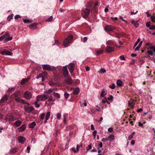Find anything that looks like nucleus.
<instances>
[{
    "instance_id": "nucleus-6",
    "label": "nucleus",
    "mask_w": 155,
    "mask_h": 155,
    "mask_svg": "<svg viewBox=\"0 0 155 155\" xmlns=\"http://www.w3.org/2000/svg\"><path fill=\"white\" fill-rule=\"evenodd\" d=\"M5 120L6 121H13L14 120V118L13 116L11 115H7L5 117Z\"/></svg>"
},
{
    "instance_id": "nucleus-45",
    "label": "nucleus",
    "mask_w": 155,
    "mask_h": 155,
    "mask_svg": "<svg viewBox=\"0 0 155 155\" xmlns=\"http://www.w3.org/2000/svg\"><path fill=\"white\" fill-rule=\"evenodd\" d=\"M150 49L152 50L154 52H155V46H152L150 45L149 46Z\"/></svg>"
},
{
    "instance_id": "nucleus-54",
    "label": "nucleus",
    "mask_w": 155,
    "mask_h": 155,
    "mask_svg": "<svg viewBox=\"0 0 155 155\" xmlns=\"http://www.w3.org/2000/svg\"><path fill=\"white\" fill-rule=\"evenodd\" d=\"M147 53H148L149 54L151 55H153V52L151 51H147Z\"/></svg>"
},
{
    "instance_id": "nucleus-22",
    "label": "nucleus",
    "mask_w": 155,
    "mask_h": 155,
    "mask_svg": "<svg viewBox=\"0 0 155 155\" xmlns=\"http://www.w3.org/2000/svg\"><path fill=\"white\" fill-rule=\"evenodd\" d=\"M36 124L35 122H33L29 124L28 127L30 128H33L36 125Z\"/></svg>"
},
{
    "instance_id": "nucleus-53",
    "label": "nucleus",
    "mask_w": 155,
    "mask_h": 155,
    "mask_svg": "<svg viewBox=\"0 0 155 155\" xmlns=\"http://www.w3.org/2000/svg\"><path fill=\"white\" fill-rule=\"evenodd\" d=\"M15 88V87H13L11 88H9L8 90V92H12V91Z\"/></svg>"
},
{
    "instance_id": "nucleus-15",
    "label": "nucleus",
    "mask_w": 155,
    "mask_h": 155,
    "mask_svg": "<svg viewBox=\"0 0 155 155\" xmlns=\"http://www.w3.org/2000/svg\"><path fill=\"white\" fill-rule=\"evenodd\" d=\"M24 109L27 112L30 113L32 112L34 108L32 107H29L26 106H25Z\"/></svg>"
},
{
    "instance_id": "nucleus-43",
    "label": "nucleus",
    "mask_w": 155,
    "mask_h": 155,
    "mask_svg": "<svg viewBox=\"0 0 155 155\" xmlns=\"http://www.w3.org/2000/svg\"><path fill=\"white\" fill-rule=\"evenodd\" d=\"M53 19L52 16H51L49 18L46 19V21H52Z\"/></svg>"
},
{
    "instance_id": "nucleus-20",
    "label": "nucleus",
    "mask_w": 155,
    "mask_h": 155,
    "mask_svg": "<svg viewBox=\"0 0 155 155\" xmlns=\"http://www.w3.org/2000/svg\"><path fill=\"white\" fill-rule=\"evenodd\" d=\"M135 103L134 101L132 99H130V100L128 102L129 106L132 108L133 107Z\"/></svg>"
},
{
    "instance_id": "nucleus-28",
    "label": "nucleus",
    "mask_w": 155,
    "mask_h": 155,
    "mask_svg": "<svg viewBox=\"0 0 155 155\" xmlns=\"http://www.w3.org/2000/svg\"><path fill=\"white\" fill-rule=\"evenodd\" d=\"M79 92V88L77 87L73 91V94L75 95L78 94Z\"/></svg>"
},
{
    "instance_id": "nucleus-10",
    "label": "nucleus",
    "mask_w": 155,
    "mask_h": 155,
    "mask_svg": "<svg viewBox=\"0 0 155 155\" xmlns=\"http://www.w3.org/2000/svg\"><path fill=\"white\" fill-rule=\"evenodd\" d=\"M114 50V48L110 46H107L105 49L106 51L108 53L113 51Z\"/></svg>"
},
{
    "instance_id": "nucleus-13",
    "label": "nucleus",
    "mask_w": 155,
    "mask_h": 155,
    "mask_svg": "<svg viewBox=\"0 0 155 155\" xmlns=\"http://www.w3.org/2000/svg\"><path fill=\"white\" fill-rule=\"evenodd\" d=\"M4 39L6 41H8L11 40L12 39V37H10L9 35L7 33L4 35Z\"/></svg>"
},
{
    "instance_id": "nucleus-21",
    "label": "nucleus",
    "mask_w": 155,
    "mask_h": 155,
    "mask_svg": "<svg viewBox=\"0 0 155 155\" xmlns=\"http://www.w3.org/2000/svg\"><path fill=\"white\" fill-rule=\"evenodd\" d=\"M107 138H108V140L110 142H113L114 141V138L113 135L111 134L109 135Z\"/></svg>"
},
{
    "instance_id": "nucleus-32",
    "label": "nucleus",
    "mask_w": 155,
    "mask_h": 155,
    "mask_svg": "<svg viewBox=\"0 0 155 155\" xmlns=\"http://www.w3.org/2000/svg\"><path fill=\"white\" fill-rule=\"evenodd\" d=\"M68 116V114H64L63 116L64 117V120L63 122L64 124H67V121L66 120V117Z\"/></svg>"
},
{
    "instance_id": "nucleus-14",
    "label": "nucleus",
    "mask_w": 155,
    "mask_h": 155,
    "mask_svg": "<svg viewBox=\"0 0 155 155\" xmlns=\"http://www.w3.org/2000/svg\"><path fill=\"white\" fill-rule=\"evenodd\" d=\"M9 96L7 95H5L0 101V103H3L8 100Z\"/></svg>"
},
{
    "instance_id": "nucleus-35",
    "label": "nucleus",
    "mask_w": 155,
    "mask_h": 155,
    "mask_svg": "<svg viewBox=\"0 0 155 155\" xmlns=\"http://www.w3.org/2000/svg\"><path fill=\"white\" fill-rule=\"evenodd\" d=\"M39 101H38V100L37 99L36 101L35 102V107L36 108L39 107L40 106V104H38V103Z\"/></svg>"
},
{
    "instance_id": "nucleus-49",
    "label": "nucleus",
    "mask_w": 155,
    "mask_h": 155,
    "mask_svg": "<svg viewBox=\"0 0 155 155\" xmlns=\"http://www.w3.org/2000/svg\"><path fill=\"white\" fill-rule=\"evenodd\" d=\"M108 138H103L101 139V141L102 142H106L107 141Z\"/></svg>"
},
{
    "instance_id": "nucleus-31",
    "label": "nucleus",
    "mask_w": 155,
    "mask_h": 155,
    "mask_svg": "<svg viewBox=\"0 0 155 155\" xmlns=\"http://www.w3.org/2000/svg\"><path fill=\"white\" fill-rule=\"evenodd\" d=\"M117 84L118 86H122V82L121 81L118 80L117 81Z\"/></svg>"
},
{
    "instance_id": "nucleus-44",
    "label": "nucleus",
    "mask_w": 155,
    "mask_h": 155,
    "mask_svg": "<svg viewBox=\"0 0 155 155\" xmlns=\"http://www.w3.org/2000/svg\"><path fill=\"white\" fill-rule=\"evenodd\" d=\"M104 68H101L100 69V72H101V73H104L106 72Z\"/></svg>"
},
{
    "instance_id": "nucleus-37",
    "label": "nucleus",
    "mask_w": 155,
    "mask_h": 155,
    "mask_svg": "<svg viewBox=\"0 0 155 155\" xmlns=\"http://www.w3.org/2000/svg\"><path fill=\"white\" fill-rule=\"evenodd\" d=\"M92 3L91 2H88L86 5V7L87 8H91L92 6Z\"/></svg>"
},
{
    "instance_id": "nucleus-12",
    "label": "nucleus",
    "mask_w": 155,
    "mask_h": 155,
    "mask_svg": "<svg viewBox=\"0 0 155 155\" xmlns=\"http://www.w3.org/2000/svg\"><path fill=\"white\" fill-rule=\"evenodd\" d=\"M72 80L71 77H67L64 81V83L66 84H69L72 82Z\"/></svg>"
},
{
    "instance_id": "nucleus-2",
    "label": "nucleus",
    "mask_w": 155,
    "mask_h": 155,
    "mask_svg": "<svg viewBox=\"0 0 155 155\" xmlns=\"http://www.w3.org/2000/svg\"><path fill=\"white\" fill-rule=\"evenodd\" d=\"M82 11L81 14L82 17L84 18H87L90 14V10L87 8H85L82 10Z\"/></svg>"
},
{
    "instance_id": "nucleus-58",
    "label": "nucleus",
    "mask_w": 155,
    "mask_h": 155,
    "mask_svg": "<svg viewBox=\"0 0 155 155\" xmlns=\"http://www.w3.org/2000/svg\"><path fill=\"white\" fill-rule=\"evenodd\" d=\"M21 16L20 15H17L15 16V19H16L18 18H20Z\"/></svg>"
},
{
    "instance_id": "nucleus-50",
    "label": "nucleus",
    "mask_w": 155,
    "mask_h": 155,
    "mask_svg": "<svg viewBox=\"0 0 155 155\" xmlns=\"http://www.w3.org/2000/svg\"><path fill=\"white\" fill-rule=\"evenodd\" d=\"M149 29L150 30H155V26L154 25H151L149 28Z\"/></svg>"
},
{
    "instance_id": "nucleus-29",
    "label": "nucleus",
    "mask_w": 155,
    "mask_h": 155,
    "mask_svg": "<svg viewBox=\"0 0 155 155\" xmlns=\"http://www.w3.org/2000/svg\"><path fill=\"white\" fill-rule=\"evenodd\" d=\"M26 128V126L25 125H22L19 128V130L20 131H23Z\"/></svg>"
},
{
    "instance_id": "nucleus-33",
    "label": "nucleus",
    "mask_w": 155,
    "mask_h": 155,
    "mask_svg": "<svg viewBox=\"0 0 155 155\" xmlns=\"http://www.w3.org/2000/svg\"><path fill=\"white\" fill-rule=\"evenodd\" d=\"M50 115V112L49 111H48L47 112L46 117H45V119L46 120H48L49 119V117Z\"/></svg>"
},
{
    "instance_id": "nucleus-7",
    "label": "nucleus",
    "mask_w": 155,
    "mask_h": 155,
    "mask_svg": "<svg viewBox=\"0 0 155 155\" xmlns=\"http://www.w3.org/2000/svg\"><path fill=\"white\" fill-rule=\"evenodd\" d=\"M68 68L71 74L73 72L74 69V63H70L68 66Z\"/></svg>"
},
{
    "instance_id": "nucleus-56",
    "label": "nucleus",
    "mask_w": 155,
    "mask_h": 155,
    "mask_svg": "<svg viewBox=\"0 0 155 155\" xmlns=\"http://www.w3.org/2000/svg\"><path fill=\"white\" fill-rule=\"evenodd\" d=\"M133 138V136L132 135H129V136L128 137V140H131L132 138Z\"/></svg>"
},
{
    "instance_id": "nucleus-11",
    "label": "nucleus",
    "mask_w": 155,
    "mask_h": 155,
    "mask_svg": "<svg viewBox=\"0 0 155 155\" xmlns=\"http://www.w3.org/2000/svg\"><path fill=\"white\" fill-rule=\"evenodd\" d=\"M63 75L64 77H68V71L67 67L66 66H64L63 68Z\"/></svg>"
},
{
    "instance_id": "nucleus-4",
    "label": "nucleus",
    "mask_w": 155,
    "mask_h": 155,
    "mask_svg": "<svg viewBox=\"0 0 155 155\" xmlns=\"http://www.w3.org/2000/svg\"><path fill=\"white\" fill-rule=\"evenodd\" d=\"M41 78V81L43 82L47 78V74L46 72L42 73L36 77L37 79Z\"/></svg>"
},
{
    "instance_id": "nucleus-59",
    "label": "nucleus",
    "mask_w": 155,
    "mask_h": 155,
    "mask_svg": "<svg viewBox=\"0 0 155 155\" xmlns=\"http://www.w3.org/2000/svg\"><path fill=\"white\" fill-rule=\"evenodd\" d=\"M72 151L74 152V153H77V151L75 150V148H72L71 149Z\"/></svg>"
},
{
    "instance_id": "nucleus-3",
    "label": "nucleus",
    "mask_w": 155,
    "mask_h": 155,
    "mask_svg": "<svg viewBox=\"0 0 155 155\" xmlns=\"http://www.w3.org/2000/svg\"><path fill=\"white\" fill-rule=\"evenodd\" d=\"M48 98V96L45 94L38 95L37 97V99L38 101H43L47 99Z\"/></svg>"
},
{
    "instance_id": "nucleus-30",
    "label": "nucleus",
    "mask_w": 155,
    "mask_h": 155,
    "mask_svg": "<svg viewBox=\"0 0 155 155\" xmlns=\"http://www.w3.org/2000/svg\"><path fill=\"white\" fill-rule=\"evenodd\" d=\"M114 44V43L111 41L109 40L106 42V45L107 46L112 45Z\"/></svg>"
},
{
    "instance_id": "nucleus-24",
    "label": "nucleus",
    "mask_w": 155,
    "mask_h": 155,
    "mask_svg": "<svg viewBox=\"0 0 155 155\" xmlns=\"http://www.w3.org/2000/svg\"><path fill=\"white\" fill-rule=\"evenodd\" d=\"M37 24L36 23H34L31 24L30 25L29 27L30 29H33L35 28L37 26Z\"/></svg>"
},
{
    "instance_id": "nucleus-9",
    "label": "nucleus",
    "mask_w": 155,
    "mask_h": 155,
    "mask_svg": "<svg viewBox=\"0 0 155 155\" xmlns=\"http://www.w3.org/2000/svg\"><path fill=\"white\" fill-rule=\"evenodd\" d=\"M15 100L17 102L21 103L22 104H26L28 106H29V104L28 103H26L23 100L19 98V97L15 98Z\"/></svg>"
},
{
    "instance_id": "nucleus-39",
    "label": "nucleus",
    "mask_w": 155,
    "mask_h": 155,
    "mask_svg": "<svg viewBox=\"0 0 155 155\" xmlns=\"http://www.w3.org/2000/svg\"><path fill=\"white\" fill-rule=\"evenodd\" d=\"M56 117L58 119H60L61 117V114L60 113H58L56 114Z\"/></svg>"
},
{
    "instance_id": "nucleus-62",
    "label": "nucleus",
    "mask_w": 155,
    "mask_h": 155,
    "mask_svg": "<svg viewBox=\"0 0 155 155\" xmlns=\"http://www.w3.org/2000/svg\"><path fill=\"white\" fill-rule=\"evenodd\" d=\"M97 133V131L96 130L94 131L93 132V135L94 136H95Z\"/></svg>"
},
{
    "instance_id": "nucleus-46",
    "label": "nucleus",
    "mask_w": 155,
    "mask_h": 155,
    "mask_svg": "<svg viewBox=\"0 0 155 155\" xmlns=\"http://www.w3.org/2000/svg\"><path fill=\"white\" fill-rule=\"evenodd\" d=\"M150 18L152 21L153 22H155V16L154 15H151L150 17Z\"/></svg>"
},
{
    "instance_id": "nucleus-47",
    "label": "nucleus",
    "mask_w": 155,
    "mask_h": 155,
    "mask_svg": "<svg viewBox=\"0 0 155 155\" xmlns=\"http://www.w3.org/2000/svg\"><path fill=\"white\" fill-rule=\"evenodd\" d=\"M23 21L25 23L30 22V20L28 19H24Z\"/></svg>"
},
{
    "instance_id": "nucleus-16",
    "label": "nucleus",
    "mask_w": 155,
    "mask_h": 155,
    "mask_svg": "<svg viewBox=\"0 0 155 155\" xmlns=\"http://www.w3.org/2000/svg\"><path fill=\"white\" fill-rule=\"evenodd\" d=\"M12 95L14 96L15 98L19 97L21 96L20 92L19 91H17L14 92L12 94Z\"/></svg>"
},
{
    "instance_id": "nucleus-1",
    "label": "nucleus",
    "mask_w": 155,
    "mask_h": 155,
    "mask_svg": "<svg viewBox=\"0 0 155 155\" xmlns=\"http://www.w3.org/2000/svg\"><path fill=\"white\" fill-rule=\"evenodd\" d=\"M73 39V37L71 35L69 36L64 41L63 45L65 47L68 46L71 43Z\"/></svg>"
},
{
    "instance_id": "nucleus-18",
    "label": "nucleus",
    "mask_w": 155,
    "mask_h": 155,
    "mask_svg": "<svg viewBox=\"0 0 155 155\" xmlns=\"http://www.w3.org/2000/svg\"><path fill=\"white\" fill-rule=\"evenodd\" d=\"M43 69L44 70L50 71L51 70V67L48 64H44L42 65Z\"/></svg>"
},
{
    "instance_id": "nucleus-5",
    "label": "nucleus",
    "mask_w": 155,
    "mask_h": 155,
    "mask_svg": "<svg viewBox=\"0 0 155 155\" xmlns=\"http://www.w3.org/2000/svg\"><path fill=\"white\" fill-rule=\"evenodd\" d=\"M32 97L31 93L29 91H27L25 92L24 97L27 100H29Z\"/></svg>"
},
{
    "instance_id": "nucleus-63",
    "label": "nucleus",
    "mask_w": 155,
    "mask_h": 155,
    "mask_svg": "<svg viewBox=\"0 0 155 155\" xmlns=\"http://www.w3.org/2000/svg\"><path fill=\"white\" fill-rule=\"evenodd\" d=\"M87 37H84V40H83V41L84 42H85L86 41H87Z\"/></svg>"
},
{
    "instance_id": "nucleus-23",
    "label": "nucleus",
    "mask_w": 155,
    "mask_h": 155,
    "mask_svg": "<svg viewBox=\"0 0 155 155\" xmlns=\"http://www.w3.org/2000/svg\"><path fill=\"white\" fill-rule=\"evenodd\" d=\"M106 94V90L104 89H103L101 94V96L104 97Z\"/></svg>"
},
{
    "instance_id": "nucleus-51",
    "label": "nucleus",
    "mask_w": 155,
    "mask_h": 155,
    "mask_svg": "<svg viewBox=\"0 0 155 155\" xmlns=\"http://www.w3.org/2000/svg\"><path fill=\"white\" fill-rule=\"evenodd\" d=\"M49 99L48 100V101H54L53 100L52 96H51L49 97H48Z\"/></svg>"
},
{
    "instance_id": "nucleus-60",
    "label": "nucleus",
    "mask_w": 155,
    "mask_h": 155,
    "mask_svg": "<svg viewBox=\"0 0 155 155\" xmlns=\"http://www.w3.org/2000/svg\"><path fill=\"white\" fill-rule=\"evenodd\" d=\"M31 149V148H30V147L29 146H28L27 147V150H28V153H29L30 152V150Z\"/></svg>"
},
{
    "instance_id": "nucleus-38",
    "label": "nucleus",
    "mask_w": 155,
    "mask_h": 155,
    "mask_svg": "<svg viewBox=\"0 0 155 155\" xmlns=\"http://www.w3.org/2000/svg\"><path fill=\"white\" fill-rule=\"evenodd\" d=\"M13 17V15L12 14L10 15H9L8 18H7V20L8 21H10L11 19H12Z\"/></svg>"
},
{
    "instance_id": "nucleus-25",
    "label": "nucleus",
    "mask_w": 155,
    "mask_h": 155,
    "mask_svg": "<svg viewBox=\"0 0 155 155\" xmlns=\"http://www.w3.org/2000/svg\"><path fill=\"white\" fill-rule=\"evenodd\" d=\"M29 78H27V79H25V78L23 79L21 81V84H23L25 83H26L29 80Z\"/></svg>"
},
{
    "instance_id": "nucleus-26",
    "label": "nucleus",
    "mask_w": 155,
    "mask_h": 155,
    "mask_svg": "<svg viewBox=\"0 0 155 155\" xmlns=\"http://www.w3.org/2000/svg\"><path fill=\"white\" fill-rule=\"evenodd\" d=\"M22 124L21 122L19 120L16 121L15 123L14 124L17 127L19 126Z\"/></svg>"
},
{
    "instance_id": "nucleus-17",
    "label": "nucleus",
    "mask_w": 155,
    "mask_h": 155,
    "mask_svg": "<svg viewBox=\"0 0 155 155\" xmlns=\"http://www.w3.org/2000/svg\"><path fill=\"white\" fill-rule=\"evenodd\" d=\"M1 54L4 55H12V53L9 51H4L1 52Z\"/></svg>"
},
{
    "instance_id": "nucleus-64",
    "label": "nucleus",
    "mask_w": 155,
    "mask_h": 155,
    "mask_svg": "<svg viewBox=\"0 0 155 155\" xmlns=\"http://www.w3.org/2000/svg\"><path fill=\"white\" fill-rule=\"evenodd\" d=\"M113 99V97L112 95H110V97L107 98L108 100H112Z\"/></svg>"
},
{
    "instance_id": "nucleus-57",
    "label": "nucleus",
    "mask_w": 155,
    "mask_h": 155,
    "mask_svg": "<svg viewBox=\"0 0 155 155\" xmlns=\"http://www.w3.org/2000/svg\"><path fill=\"white\" fill-rule=\"evenodd\" d=\"M108 130L109 132H111L113 131V129L112 127H110L108 129Z\"/></svg>"
},
{
    "instance_id": "nucleus-34",
    "label": "nucleus",
    "mask_w": 155,
    "mask_h": 155,
    "mask_svg": "<svg viewBox=\"0 0 155 155\" xmlns=\"http://www.w3.org/2000/svg\"><path fill=\"white\" fill-rule=\"evenodd\" d=\"M53 91V89H50L48 90H47L45 92V93L47 94H50L52 93Z\"/></svg>"
},
{
    "instance_id": "nucleus-19",
    "label": "nucleus",
    "mask_w": 155,
    "mask_h": 155,
    "mask_svg": "<svg viewBox=\"0 0 155 155\" xmlns=\"http://www.w3.org/2000/svg\"><path fill=\"white\" fill-rule=\"evenodd\" d=\"M18 140L20 142L23 144L25 140V138L23 137L19 136L18 137Z\"/></svg>"
},
{
    "instance_id": "nucleus-48",
    "label": "nucleus",
    "mask_w": 155,
    "mask_h": 155,
    "mask_svg": "<svg viewBox=\"0 0 155 155\" xmlns=\"http://www.w3.org/2000/svg\"><path fill=\"white\" fill-rule=\"evenodd\" d=\"M91 148V145H88L87 147L86 148V150L87 151H89Z\"/></svg>"
},
{
    "instance_id": "nucleus-8",
    "label": "nucleus",
    "mask_w": 155,
    "mask_h": 155,
    "mask_svg": "<svg viewBox=\"0 0 155 155\" xmlns=\"http://www.w3.org/2000/svg\"><path fill=\"white\" fill-rule=\"evenodd\" d=\"M115 28L111 25H106L104 28V29L106 31H112Z\"/></svg>"
},
{
    "instance_id": "nucleus-27",
    "label": "nucleus",
    "mask_w": 155,
    "mask_h": 155,
    "mask_svg": "<svg viewBox=\"0 0 155 155\" xmlns=\"http://www.w3.org/2000/svg\"><path fill=\"white\" fill-rule=\"evenodd\" d=\"M53 95L56 98L59 99L60 98V95L58 93L54 92L53 93Z\"/></svg>"
},
{
    "instance_id": "nucleus-40",
    "label": "nucleus",
    "mask_w": 155,
    "mask_h": 155,
    "mask_svg": "<svg viewBox=\"0 0 155 155\" xmlns=\"http://www.w3.org/2000/svg\"><path fill=\"white\" fill-rule=\"evenodd\" d=\"M17 151V149L16 148L13 149L11 150L10 151V153L11 154L15 153Z\"/></svg>"
},
{
    "instance_id": "nucleus-41",
    "label": "nucleus",
    "mask_w": 155,
    "mask_h": 155,
    "mask_svg": "<svg viewBox=\"0 0 155 155\" xmlns=\"http://www.w3.org/2000/svg\"><path fill=\"white\" fill-rule=\"evenodd\" d=\"M45 113H43L40 114V118L42 120H43L44 119Z\"/></svg>"
},
{
    "instance_id": "nucleus-42",
    "label": "nucleus",
    "mask_w": 155,
    "mask_h": 155,
    "mask_svg": "<svg viewBox=\"0 0 155 155\" xmlns=\"http://www.w3.org/2000/svg\"><path fill=\"white\" fill-rule=\"evenodd\" d=\"M70 94H68L67 92H65L64 94V96L66 99H67L69 97Z\"/></svg>"
},
{
    "instance_id": "nucleus-55",
    "label": "nucleus",
    "mask_w": 155,
    "mask_h": 155,
    "mask_svg": "<svg viewBox=\"0 0 155 155\" xmlns=\"http://www.w3.org/2000/svg\"><path fill=\"white\" fill-rule=\"evenodd\" d=\"M120 58L122 60H125V58L124 55H121L120 56Z\"/></svg>"
},
{
    "instance_id": "nucleus-52",
    "label": "nucleus",
    "mask_w": 155,
    "mask_h": 155,
    "mask_svg": "<svg viewBox=\"0 0 155 155\" xmlns=\"http://www.w3.org/2000/svg\"><path fill=\"white\" fill-rule=\"evenodd\" d=\"M109 87L112 89H114L115 87V85L114 84H112L111 86H109Z\"/></svg>"
},
{
    "instance_id": "nucleus-61",
    "label": "nucleus",
    "mask_w": 155,
    "mask_h": 155,
    "mask_svg": "<svg viewBox=\"0 0 155 155\" xmlns=\"http://www.w3.org/2000/svg\"><path fill=\"white\" fill-rule=\"evenodd\" d=\"M135 143V141L134 140H132L131 142V144L132 145H134Z\"/></svg>"
},
{
    "instance_id": "nucleus-36",
    "label": "nucleus",
    "mask_w": 155,
    "mask_h": 155,
    "mask_svg": "<svg viewBox=\"0 0 155 155\" xmlns=\"http://www.w3.org/2000/svg\"><path fill=\"white\" fill-rule=\"evenodd\" d=\"M104 51L103 50H98L96 51V54L97 55H98L101 54H102V52Z\"/></svg>"
}]
</instances>
